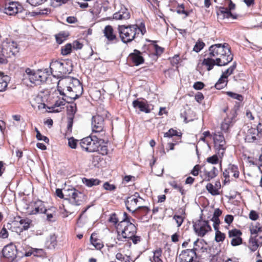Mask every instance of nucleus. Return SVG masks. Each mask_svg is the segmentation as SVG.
<instances>
[{"instance_id":"nucleus-16","label":"nucleus","mask_w":262,"mask_h":262,"mask_svg":"<svg viewBox=\"0 0 262 262\" xmlns=\"http://www.w3.org/2000/svg\"><path fill=\"white\" fill-rule=\"evenodd\" d=\"M129 10L124 6H121L120 9L113 15V18L116 20H126L130 18Z\"/></svg>"},{"instance_id":"nucleus-15","label":"nucleus","mask_w":262,"mask_h":262,"mask_svg":"<svg viewBox=\"0 0 262 262\" xmlns=\"http://www.w3.org/2000/svg\"><path fill=\"white\" fill-rule=\"evenodd\" d=\"M149 211L150 209L147 206H139L132 211V214L138 220L144 221L146 220V215Z\"/></svg>"},{"instance_id":"nucleus-11","label":"nucleus","mask_w":262,"mask_h":262,"mask_svg":"<svg viewBox=\"0 0 262 262\" xmlns=\"http://www.w3.org/2000/svg\"><path fill=\"white\" fill-rule=\"evenodd\" d=\"M196 251L195 247L183 250L179 256L181 262H198Z\"/></svg>"},{"instance_id":"nucleus-13","label":"nucleus","mask_w":262,"mask_h":262,"mask_svg":"<svg viewBox=\"0 0 262 262\" xmlns=\"http://www.w3.org/2000/svg\"><path fill=\"white\" fill-rule=\"evenodd\" d=\"M85 195L79 190H74L71 198H65L64 204H70L74 206H80L84 200Z\"/></svg>"},{"instance_id":"nucleus-35","label":"nucleus","mask_w":262,"mask_h":262,"mask_svg":"<svg viewBox=\"0 0 262 262\" xmlns=\"http://www.w3.org/2000/svg\"><path fill=\"white\" fill-rule=\"evenodd\" d=\"M226 94L229 97L234 99L237 100L240 102H242L244 100V97L241 94H239L234 92L228 91L226 92Z\"/></svg>"},{"instance_id":"nucleus-56","label":"nucleus","mask_w":262,"mask_h":262,"mask_svg":"<svg viewBox=\"0 0 262 262\" xmlns=\"http://www.w3.org/2000/svg\"><path fill=\"white\" fill-rule=\"evenodd\" d=\"M126 238L131 239L134 244H138L139 242L141 241V239L140 236L135 235V234H133V236H128L126 237Z\"/></svg>"},{"instance_id":"nucleus-60","label":"nucleus","mask_w":262,"mask_h":262,"mask_svg":"<svg viewBox=\"0 0 262 262\" xmlns=\"http://www.w3.org/2000/svg\"><path fill=\"white\" fill-rule=\"evenodd\" d=\"M258 217V213L254 210H251L249 213V219L252 221H256Z\"/></svg>"},{"instance_id":"nucleus-20","label":"nucleus","mask_w":262,"mask_h":262,"mask_svg":"<svg viewBox=\"0 0 262 262\" xmlns=\"http://www.w3.org/2000/svg\"><path fill=\"white\" fill-rule=\"evenodd\" d=\"M257 136V130H256V128L251 127L248 129L246 133L245 141L249 143L254 142L257 140L256 137Z\"/></svg>"},{"instance_id":"nucleus-10","label":"nucleus","mask_w":262,"mask_h":262,"mask_svg":"<svg viewBox=\"0 0 262 262\" xmlns=\"http://www.w3.org/2000/svg\"><path fill=\"white\" fill-rule=\"evenodd\" d=\"M92 134L98 135L102 134V136L104 135L103 133L104 127V118L99 115L94 116L92 119Z\"/></svg>"},{"instance_id":"nucleus-6","label":"nucleus","mask_w":262,"mask_h":262,"mask_svg":"<svg viewBox=\"0 0 262 262\" xmlns=\"http://www.w3.org/2000/svg\"><path fill=\"white\" fill-rule=\"evenodd\" d=\"M50 69L54 72L57 73V76L70 74L72 71V63L65 61L53 60L50 63Z\"/></svg>"},{"instance_id":"nucleus-63","label":"nucleus","mask_w":262,"mask_h":262,"mask_svg":"<svg viewBox=\"0 0 262 262\" xmlns=\"http://www.w3.org/2000/svg\"><path fill=\"white\" fill-rule=\"evenodd\" d=\"M8 236V232L7 229L3 227L0 231V237L3 238H6Z\"/></svg>"},{"instance_id":"nucleus-39","label":"nucleus","mask_w":262,"mask_h":262,"mask_svg":"<svg viewBox=\"0 0 262 262\" xmlns=\"http://www.w3.org/2000/svg\"><path fill=\"white\" fill-rule=\"evenodd\" d=\"M140 202L139 200H136L132 198V196H128L125 201V205L133 206V207H136L137 203Z\"/></svg>"},{"instance_id":"nucleus-31","label":"nucleus","mask_w":262,"mask_h":262,"mask_svg":"<svg viewBox=\"0 0 262 262\" xmlns=\"http://www.w3.org/2000/svg\"><path fill=\"white\" fill-rule=\"evenodd\" d=\"M176 11L177 13L179 14H184L185 16H184L183 18H186L187 16H189L190 14L189 11L185 10L184 4L179 5L176 8Z\"/></svg>"},{"instance_id":"nucleus-24","label":"nucleus","mask_w":262,"mask_h":262,"mask_svg":"<svg viewBox=\"0 0 262 262\" xmlns=\"http://www.w3.org/2000/svg\"><path fill=\"white\" fill-rule=\"evenodd\" d=\"M57 242L56 236L55 234H51L46 242V244L47 245L48 248H55L57 246Z\"/></svg>"},{"instance_id":"nucleus-19","label":"nucleus","mask_w":262,"mask_h":262,"mask_svg":"<svg viewBox=\"0 0 262 262\" xmlns=\"http://www.w3.org/2000/svg\"><path fill=\"white\" fill-rule=\"evenodd\" d=\"M24 77L28 79L30 82L35 84H38L37 71L35 72L30 68H27L25 70V73Z\"/></svg>"},{"instance_id":"nucleus-14","label":"nucleus","mask_w":262,"mask_h":262,"mask_svg":"<svg viewBox=\"0 0 262 262\" xmlns=\"http://www.w3.org/2000/svg\"><path fill=\"white\" fill-rule=\"evenodd\" d=\"M132 104L135 109H139L140 112L146 114L151 112L148 101L143 98L137 99L133 101Z\"/></svg>"},{"instance_id":"nucleus-8","label":"nucleus","mask_w":262,"mask_h":262,"mask_svg":"<svg viewBox=\"0 0 262 262\" xmlns=\"http://www.w3.org/2000/svg\"><path fill=\"white\" fill-rule=\"evenodd\" d=\"M5 13L8 15H19V17L24 18L28 13L27 10L24 9L18 2H11L6 4L5 8Z\"/></svg>"},{"instance_id":"nucleus-17","label":"nucleus","mask_w":262,"mask_h":262,"mask_svg":"<svg viewBox=\"0 0 262 262\" xmlns=\"http://www.w3.org/2000/svg\"><path fill=\"white\" fill-rule=\"evenodd\" d=\"M32 210L29 212L30 214H37L38 213H46L47 209L44 203L41 200H37L33 203L32 205Z\"/></svg>"},{"instance_id":"nucleus-34","label":"nucleus","mask_w":262,"mask_h":262,"mask_svg":"<svg viewBox=\"0 0 262 262\" xmlns=\"http://www.w3.org/2000/svg\"><path fill=\"white\" fill-rule=\"evenodd\" d=\"M225 79L227 78L224 77V76L222 75L221 77L215 83V88L217 90H221L224 88L226 85V83H225Z\"/></svg>"},{"instance_id":"nucleus-61","label":"nucleus","mask_w":262,"mask_h":262,"mask_svg":"<svg viewBox=\"0 0 262 262\" xmlns=\"http://www.w3.org/2000/svg\"><path fill=\"white\" fill-rule=\"evenodd\" d=\"M200 169V166L199 165H195L192 170L191 173L194 176H197L199 174V172Z\"/></svg>"},{"instance_id":"nucleus-9","label":"nucleus","mask_w":262,"mask_h":262,"mask_svg":"<svg viewBox=\"0 0 262 262\" xmlns=\"http://www.w3.org/2000/svg\"><path fill=\"white\" fill-rule=\"evenodd\" d=\"M227 2L228 3L227 7L221 6L217 10L216 14L218 18L221 19H224L225 18L236 19L237 15L233 14L231 12V10L235 9V4L231 0H228Z\"/></svg>"},{"instance_id":"nucleus-44","label":"nucleus","mask_w":262,"mask_h":262,"mask_svg":"<svg viewBox=\"0 0 262 262\" xmlns=\"http://www.w3.org/2000/svg\"><path fill=\"white\" fill-rule=\"evenodd\" d=\"M242 232L238 229H234L231 230H229L228 232L229 237L236 238L239 237L242 235Z\"/></svg>"},{"instance_id":"nucleus-48","label":"nucleus","mask_w":262,"mask_h":262,"mask_svg":"<svg viewBox=\"0 0 262 262\" xmlns=\"http://www.w3.org/2000/svg\"><path fill=\"white\" fill-rule=\"evenodd\" d=\"M48 0H27V2L32 6H37L47 2Z\"/></svg>"},{"instance_id":"nucleus-40","label":"nucleus","mask_w":262,"mask_h":262,"mask_svg":"<svg viewBox=\"0 0 262 262\" xmlns=\"http://www.w3.org/2000/svg\"><path fill=\"white\" fill-rule=\"evenodd\" d=\"M236 67V63L234 62L231 66H230L228 69H227L225 72H224L222 73V75H223L224 77L227 78L229 75H231L233 73Z\"/></svg>"},{"instance_id":"nucleus-38","label":"nucleus","mask_w":262,"mask_h":262,"mask_svg":"<svg viewBox=\"0 0 262 262\" xmlns=\"http://www.w3.org/2000/svg\"><path fill=\"white\" fill-rule=\"evenodd\" d=\"M137 26L136 33V34H139V32H140L141 33L142 36L144 35V34L146 33V28L145 23L142 21L140 23L139 25H135Z\"/></svg>"},{"instance_id":"nucleus-53","label":"nucleus","mask_w":262,"mask_h":262,"mask_svg":"<svg viewBox=\"0 0 262 262\" xmlns=\"http://www.w3.org/2000/svg\"><path fill=\"white\" fill-rule=\"evenodd\" d=\"M222 213V210L219 208H216L214 210L213 216L211 220H220L219 217Z\"/></svg>"},{"instance_id":"nucleus-54","label":"nucleus","mask_w":262,"mask_h":262,"mask_svg":"<svg viewBox=\"0 0 262 262\" xmlns=\"http://www.w3.org/2000/svg\"><path fill=\"white\" fill-rule=\"evenodd\" d=\"M173 219L176 221L178 227H180L183 222V218L182 216L180 215H174Z\"/></svg>"},{"instance_id":"nucleus-28","label":"nucleus","mask_w":262,"mask_h":262,"mask_svg":"<svg viewBox=\"0 0 262 262\" xmlns=\"http://www.w3.org/2000/svg\"><path fill=\"white\" fill-rule=\"evenodd\" d=\"M94 236V234L93 233L90 238L91 244L95 247L96 249L98 250L101 249L103 246V244L100 239L95 238Z\"/></svg>"},{"instance_id":"nucleus-1","label":"nucleus","mask_w":262,"mask_h":262,"mask_svg":"<svg viewBox=\"0 0 262 262\" xmlns=\"http://www.w3.org/2000/svg\"><path fill=\"white\" fill-rule=\"evenodd\" d=\"M209 57L204 58L202 63V65L207 67L208 71L211 70L215 65L219 67L227 65L233 57L227 43L211 45L209 48Z\"/></svg>"},{"instance_id":"nucleus-58","label":"nucleus","mask_w":262,"mask_h":262,"mask_svg":"<svg viewBox=\"0 0 262 262\" xmlns=\"http://www.w3.org/2000/svg\"><path fill=\"white\" fill-rule=\"evenodd\" d=\"M205 86L203 82L201 81L195 82L193 85V88L196 90H202Z\"/></svg>"},{"instance_id":"nucleus-47","label":"nucleus","mask_w":262,"mask_h":262,"mask_svg":"<svg viewBox=\"0 0 262 262\" xmlns=\"http://www.w3.org/2000/svg\"><path fill=\"white\" fill-rule=\"evenodd\" d=\"M219 156L217 153L211 157H209L207 158V162L208 163L215 164L219 162Z\"/></svg>"},{"instance_id":"nucleus-57","label":"nucleus","mask_w":262,"mask_h":262,"mask_svg":"<svg viewBox=\"0 0 262 262\" xmlns=\"http://www.w3.org/2000/svg\"><path fill=\"white\" fill-rule=\"evenodd\" d=\"M74 190H77L75 188L64 189L65 198H71V195L73 193Z\"/></svg>"},{"instance_id":"nucleus-3","label":"nucleus","mask_w":262,"mask_h":262,"mask_svg":"<svg viewBox=\"0 0 262 262\" xmlns=\"http://www.w3.org/2000/svg\"><path fill=\"white\" fill-rule=\"evenodd\" d=\"M19 52L17 43L7 39L4 41L0 47V64L8 63V58L14 56Z\"/></svg>"},{"instance_id":"nucleus-29","label":"nucleus","mask_w":262,"mask_h":262,"mask_svg":"<svg viewBox=\"0 0 262 262\" xmlns=\"http://www.w3.org/2000/svg\"><path fill=\"white\" fill-rule=\"evenodd\" d=\"M228 171H229L230 173H233V177L235 178H237L239 177V171L237 166L230 164L228 165V168H227Z\"/></svg>"},{"instance_id":"nucleus-62","label":"nucleus","mask_w":262,"mask_h":262,"mask_svg":"<svg viewBox=\"0 0 262 262\" xmlns=\"http://www.w3.org/2000/svg\"><path fill=\"white\" fill-rule=\"evenodd\" d=\"M204 97L203 94L201 92H198L195 95V100L199 103H201L204 99Z\"/></svg>"},{"instance_id":"nucleus-12","label":"nucleus","mask_w":262,"mask_h":262,"mask_svg":"<svg viewBox=\"0 0 262 262\" xmlns=\"http://www.w3.org/2000/svg\"><path fill=\"white\" fill-rule=\"evenodd\" d=\"M2 254L8 259V262H15L17 255L16 246L12 243L6 245L2 250Z\"/></svg>"},{"instance_id":"nucleus-5","label":"nucleus","mask_w":262,"mask_h":262,"mask_svg":"<svg viewBox=\"0 0 262 262\" xmlns=\"http://www.w3.org/2000/svg\"><path fill=\"white\" fill-rule=\"evenodd\" d=\"M123 215L124 219L122 221L118 224L117 229L120 230L123 227L121 232L122 237L126 238L128 236L135 234L137 232V228L135 225L130 222V219L127 213L124 212Z\"/></svg>"},{"instance_id":"nucleus-2","label":"nucleus","mask_w":262,"mask_h":262,"mask_svg":"<svg viewBox=\"0 0 262 262\" xmlns=\"http://www.w3.org/2000/svg\"><path fill=\"white\" fill-rule=\"evenodd\" d=\"M105 143V139L102 137V134H91L89 137L84 138L81 140L80 146L86 151L93 152L97 151L101 144Z\"/></svg>"},{"instance_id":"nucleus-23","label":"nucleus","mask_w":262,"mask_h":262,"mask_svg":"<svg viewBox=\"0 0 262 262\" xmlns=\"http://www.w3.org/2000/svg\"><path fill=\"white\" fill-rule=\"evenodd\" d=\"M82 182L88 187H91L93 186H97L100 184L101 181L97 179H88L83 178Z\"/></svg>"},{"instance_id":"nucleus-22","label":"nucleus","mask_w":262,"mask_h":262,"mask_svg":"<svg viewBox=\"0 0 262 262\" xmlns=\"http://www.w3.org/2000/svg\"><path fill=\"white\" fill-rule=\"evenodd\" d=\"M104 36L110 41H113L116 39V36L114 33V30L111 26H106L104 30Z\"/></svg>"},{"instance_id":"nucleus-4","label":"nucleus","mask_w":262,"mask_h":262,"mask_svg":"<svg viewBox=\"0 0 262 262\" xmlns=\"http://www.w3.org/2000/svg\"><path fill=\"white\" fill-rule=\"evenodd\" d=\"M136 25H119L118 30L121 41L127 43L133 40L136 37Z\"/></svg>"},{"instance_id":"nucleus-7","label":"nucleus","mask_w":262,"mask_h":262,"mask_svg":"<svg viewBox=\"0 0 262 262\" xmlns=\"http://www.w3.org/2000/svg\"><path fill=\"white\" fill-rule=\"evenodd\" d=\"M193 228L195 234L200 237H204L207 233L212 230L209 221L203 219L202 214L199 219L193 222Z\"/></svg>"},{"instance_id":"nucleus-46","label":"nucleus","mask_w":262,"mask_h":262,"mask_svg":"<svg viewBox=\"0 0 262 262\" xmlns=\"http://www.w3.org/2000/svg\"><path fill=\"white\" fill-rule=\"evenodd\" d=\"M261 227L260 226L259 223H256L255 225H252L250 228V230L251 234H256L259 231H260Z\"/></svg>"},{"instance_id":"nucleus-26","label":"nucleus","mask_w":262,"mask_h":262,"mask_svg":"<svg viewBox=\"0 0 262 262\" xmlns=\"http://www.w3.org/2000/svg\"><path fill=\"white\" fill-rule=\"evenodd\" d=\"M217 169L213 166L210 171H206L205 172V179L209 181L211 179L215 178L217 175Z\"/></svg>"},{"instance_id":"nucleus-30","label":"nucleus","mask_w":262,"mask_h":262,"mask_svg":"<svg viewBox=\"0 0 262 262\" xmlns=\"http://www.w3.org/2000/svg\"><path fill=\"white\" fill-rule=\"evenodd\" d=\"M8 77L7 76H1L0 75V92L4 91L8 86L7 80Z\"/></svg>"},{"instance_id":"nucleus-45","label":"nucleus","mask_w":262,"mask_h":262,"mask_svg":"<svg viewBox=\"0 0 262 262\" xmlns=\"http://www.w3.org/2000/svg\"><path fill=\"white\" fill-rule=\"evenodd\" d=\"M204 46L205 43L202 41L199 40L193 47V51L198 53L204 48Z\"/></svg>"},{"instance_id":"nucleus-52","label":"nucleus","mask_w":262,"mask_h":262,"mask_svg":"<svg viewBox=\"0 0 262 262\" xmlns=\"http://www.w3.org/2000/svg\"><path fill=\"white\" fill-rule=\"evenodd\" d=\"M78 140L75 139L73 137H71L69 139V146L73 149H75L77 147Z\"/></svg>"},{"instance_id":"nucleus-64","label":"nucleus","mask_w":262,"mask_h":262,"mask_svg":"<svg viewBox=\"0 0 262 262\" xmlns=\"http://www.w3.org/2000/svg\"><path fill=\"white\" fill-rule=\"evenodd\" d=\"M83 47V45L78 41H74L73 43L72 47L76 50L81 49Z\"/></svg>"},{"instance_id":"nucleus-43","label":"nucleus","mask_w":262,"mask_h":262,"mask_svg":"<svg viewBox=\"0 0 262 262\" xmlns=\"http://www.w3.org/2000/svg\"><path fill=\"white\" fill-rule=\"evenodd\" d=\"M32 221L28 219H21L19 223L23 226V229L25 230H28L30 228V224Z\"/></svg>"},{"instance_id":"nucleus-55","label":"nucleus","mask_w":262,"mask_h":262,"mask_svg":"<svg viewBox=\"0 0 262 262\" xmlns=\"http://www.w3.org/2000/svg\"><path fill=\"white\" fill-rule=\"evenodd\" d=\"M36 138L38 140L43 141L46 143H48L49 142V139L46 136L42 135L40 132H37V134H36Z\"/></svg>"},{"instance_id":"nucleus-41","label":"nucleus","mask_w":262,"mask_h":262,"mask_svg":"<svg viewBox=\"0 0 262 262\" xmlns=\"http://www.w3.org/2000/svg\"><path fill=\"white\" fill-rule=\"evenodd\" d=\"M42 70H37L38 84H40L42 82H46L48 79L47 75L42 73Z\"/></svg>"},{"instance_id":"nucleus-21","label":"nucleus","mask_w":262,"mask_h":262,"mask_svg":"<svg viewBox=\"0 0 262 262\" xmlns=\"http://www.w3.org/2000/svg\"><path fill=\"white\" fill-rule=\"evenodd\" d=\"M260 243L257 239V235L251 236L249 239V248L252 252L255 251L257 248L261 246Z\"/></svg>"},{"instance_id":"nucleus-33","label":"nucleus","mask_w":262,"mask_h":262,"mask_svg":"<svg viewBox=\"0 0 262 262\" xmlns=\"http://www.w3.org/2000/svg\"><path fill=\"white\" fill-rule=\"evenodd\" d=\"M206 188L207 191L212 195H217L220 194L219 190L215 188L214 186L211 183L207 184L206 186Z\"/></svg>"},{"instance_id":"nucleus-59","label":"nucleus","mask_w":262,"mask_h":262,"mask_svg":"<svg viewBox=\"0 0 262 262\" xmlns=\"http://www.w3.org/2000/svg\"><path fill=\"white\" fill-rule=\"evenodd\" d=\"M66 39V36H63L61 34L56 35V40L58 44H61Z\"/></svg>"},{"instance_id":"nucleus-42","label":"nucleus","mask_w":262,"mask_h":262,"mask_svg":"<svg viewBox=\"0 0 262 262\" xmlns=\"http://www.w3.org/2000/svg\"><path fill=\"white\" fill-rule=\"evenodd\" d=\"M107 141V140H105V143L101 144V145H100L99 147H98V150L97 151H98L99 154L102 155H106L107 154L108 149L106 145Z\"/></svg>"},{"instance_id":"nucleus-49","label":"nucleus","mask_w":262,"mask_h":262,"mask_svg":"<svg viewBox=\"0 0 262 262\" xmlns=\"http://www.w3.org/2000/svg\"><path fill=\"white\" fill-rule=\"evenodd\" d=\"M225 238V235L224 233L221 232V231H217V233H215V241L219 243L221 242L224 241Z\"/></svg>"},{"instance_id":"nucleus-18","label":"nucleus","mask_w":262,"mask_h":262,"mask_svg":"<svg viewBox=\"0 0 262 262\" xmlns=\"http://www.w3.org/2000/svg\"><path fill=\"white\" fill-rule=\"evenodd\" d=\"M129 58L136 66H139L144 61V58L141 55V52L136 49L129 55Z\"/></svg>"},{"instance_id":"nucleus-51","label":"nucleus","mask_w":262,"mask_h":262,"mask_svg":"<svg viewBox=\"0 0 262 262\" xmlns=\"http://www.w3.org/2000/svg\"><path fill=\"white\" fill-rule=\"evenodd\" d=\"M242 241L243 239L240 236L236 237L232 239L231 244L232 246H237L242 244Z\"/></svg>"},{"instance_id":"nucleus-37","label":"nucleus","mask_w":262,"mask_h":262,"mask_svg":"<svg viewBox=\"0 0 262 262\" xmlns=\"http://www.w3.org/2000/svg\"><path fill=\"white\" fill-rule=\"evenodd\" d=\"M72 45L71 43H67L62 47L61 49V53L62 55H68L72 52Z\"/></svg>"},{"instance_id":"nucleus-50","label":"nucleus","mask_w":262,"mask_h":262,"mask_svg":"<svg viewBox=\"0 0 262 262\" xmlns=\"http://www.w3.org/2000/svg\"><path fill=\"white\" fill-rule=\"evenodd\" d=\"M103 188L107 191H113L116 189V186L114 184H111L108 182H105L103 185Z\"/></svg>"},{"instance_id":"nucleus-36","label":"nucleus","mask_w":262,"mask_h":262,"mask_svg":"<svg viewBox=\"0 0 262 262\" xmlns=\"http://www.w3.org/2000/svg\"><path fill=\"white\" fill-rule=\"evenodd\" d=\"M182 134L181 133H178L177 130L170 128L168 130V131L165 133H164V137L167 138H171L173 136H178L181 137Z\"/></svg>"},{"instance_id":"nucleus-27","label":"nucleus","mask_w":262,"mask_h":262,"mask_svg":"<svg viewBox=\"0 0 262 262\" xmlns=\"http://www.w3.org/2000/svg\"><path fill=\"white\" fill-rule=\"evenodd\" d=\"M232 126V122L231 119H225L221 124V129L225 133H227L230 127Z\"/></svg>"},{"instance_id":"nucleus-32","label":"nucleus","mask_w":262,"mask_h":262,"mask_svg":"<svg viewBox=\"0 0 262 262\" xmlns=\"http://www.w3.org/2000/svg\"><path fill=\"white\" fill-rule=\"evenodd\" d=\"M213 140L214 144L219 143H226L225 138L223 135L221 133L214 134L213 136Z\"/></svg>"},{"instance_id":"nucleus-25","label":"nucleus","mask_w":262,"mask_h":262,"mask_svg":"<svg viewBox=\"0 0 262 262\" xmlns=\"http://www.w3.org/2000/svg\"><path fill=\"white\" fill-rule=\"evenodd\" d=\"M225 143H219L214 144V147L219 158H222L224 156L226 147Z\"/></svg>"}]
</instances>
